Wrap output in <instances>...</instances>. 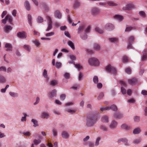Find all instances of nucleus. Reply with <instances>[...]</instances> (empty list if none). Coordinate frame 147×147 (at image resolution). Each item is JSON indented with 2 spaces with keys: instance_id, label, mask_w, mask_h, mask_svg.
<instances>
[{
  "instance_id": "nucleus-1",
  "label": "nucleus",
  "mask_w": 147,
  "mask_h": 147,
  "mask_svg": "<svg viewBox=\"0 0 147 147\" xmlns=\"http://www.w3.org/2000/svg\"><path fill=\"white\" fill-rule=\"evenodd\" d=\"M97 118L95 115L89 116L86 119V125L88 127H92L97 121Z\"/></svg>"
},
{
  "instance_id": "nucleus-2",
  "label": "nucleus",
  "mask_w": 147,
  "mask_h": 147,
  "mask_svg": "<svg viewBox=\"0 0 147 147\" xmlns=\"http://www.w3.org/2000/svg\"><path fill=\"white\" fill-rule=\"evenodd\" d=\"M88 62L91 66H98L99 64L98 60L94 57L90 58L88 59Z\"/></svg>"
},
{
  "instance_id": "nucleus-3",
  "label": "nucleus",
  "mask_w": 147,
  "mask_h": 147,
  "mask_svg": "<svg viewBox=\"0 0 147 147\" xmlns=\"http://www.w3.org/2000/svg\"><path fill=\"white\" fill-rule=\"evenodd\" d=\"M106 70L107 72L111 73L115 75L116 74L117 71L115 68L110 64L106 66Z\"/></svg>"
},
{
  "instance_id": "nucleus-4",
  "label": "nucleus",
  "mask_w": 147,
  "mask_h": 147,
  "mask_svg": "<svg viewBox=\"0 0 147 147\" xmlns=\"http://www.w3.org/2000/svg\"><path fill=\"white\" fill-rule=\"evenodd\" d=\"M46 18L48 22V26L46 30V31H49L51 29L52 26V18L49 16H47Z\"/></svg>"
},
{
  "instance_id": "nucleus-5",
  "label": "nucleus",
  "mask_w": 147,
  "mask_h": 147,
  "mask_svg": "<svg viewBox=\"0 0 147 147\" xmlns=\"http://www.w3.org/2000/svg\"><path fill=\"white\" fill-rule=\"evenodd\" d=\"M115 28L114 25L111 23H108L105 26V28L108 31H111L113 30Z\"/></svg>"
},
{
  "instance_id": "nucleus-6",
  "label": "nucleus",
  "mask_w": 147,
  "mask_h": 147,
  "mask_svg": "<svg viewBox=\"0 0 147 147\" xmlns=\"http://www.w3.org/2000/svg\"><path fill=\"white\" fill-rule=\"evenodd\" d=\"M17 36L21 38H25L27 37V34L24 31L19 32L17 34Z\"/></svg>"
},
{
  "instance_id": "nucleus-7",
  "label": "nucleus",
  "mask_w": 147,
  "mask_h": 147,
  "mask_svg": "<svg viewBox=\"0 0 147 147\" xmlns=\"http://www.w3.org/2000/svg\"><path fill=\"white\" fill-rule=\"evenodd\" d=\"M134 7V5L132 3L127 5L123 7V9L124 10H131Z\"/></svg>"
},
{
  "instance_id": "nucleus-8",
  "label": "nucleus",
  "mask_w": 147,
  "mask_h": 147,
  "mask_svg": "<svg viewBox=\"0 0 147 147\" xmlns=\"http://www.w3.org/2000/svg\"><path fill=\"white\" fill-rule=\"evenodd\" d=\"M38 138H39L38 139L34 140L33 141L34 143L32 144L31 147H35L34 146V144L37 145L41 142V140L42 139V137L41 136H39Z\"/></svg>"
},
{
  "instance_id": "nucleus-9",
  "label": "nucleus",
  "mask_w": 147,
  "mask_h": 147,
  "mask_svg": "<svg viewBox=\"0 0 147 147\" xmlns=\"http://www.w3.org/2000/svg\"><path fill=\"white\" fill-rule=\"evenodd\" d=\"M128 83L131 85H135L137 82V80L135 78L129 79L128 80Z\"/></svg>"
},
{
  "instance_id": "nucleus-10",
  "label": "nucleus",
  "mask_w": 147,
  "mask_h": 147,
  "mask_svg": "<svg viewBox=\"0 0 147 147\" xmlns=\"http://www.w3.org/2000/svg\"><path fill=\"white\" fill-rule=\"evenodd\" d=\"M91 13L93 15H96L99 13V10L98 8L96 7H94L92 9Z\"/></svg>"
},
{
  "instance_id": "nucleus-11",
  "label": "nucleus",
  "mask_w": 147,
  "mask_h": 147,
  "mask_svg": "<svg viewBox=\"0 0 147 147\" xmlns=\"http://www.w3.org/2000/svg\"><path fill=\"white\" fill-rule=\"evenodd\" d=\"M121 127L122 129H125L127 131H129L131 129V127L130 126L127 125L123 124L121 126Z\"/></svg>"
},
{
  "instance_id": "nucleus-12",
  "label": "nucleus",
  "mask_w": 147,
  "mask_h": 147,
  "mask_svg": "<svg viewBox=\"0 0 147 147\" xmlns=\"http://www.w3.org/2000/svg\"><path fill=\"white\" fill-rule=\"evenodd\" d=\"M115 119H119L123 117V115L120 113H115L113 115Z\"/></svg>"
},
{
  "instance_id": "nucleus-13",
  "label": "nucleus",
  "mask_w": 147,
  "mask_h": 147,
  "mask_svg": "<svg viewBox=\"0 0 147 147\" xmlns=\"http://www.w3.org/2000/svg\"><path fill=\"white\" fill-rule=\"evenodd\" d=\"M61 136L64 139H67L69 138V134L67 131H63L61 133Z\"/></svg>"
},
{
  "instance_id": "nucleus-14",
  "label": "nucleus",
  "mask_w": 147,
  "mask_h": 147,
  "mask_svg": "<svg viewBox=\"0 0 147 147\" xmlns=\"http://www.w3.org/2000/svg\"><path fill=\"white\" fill-rule=\"evenodd\" d=\"M114 19L117 20L119 21H122L123 19L122 16L119 15H116L113 17Z\"/></svg>"
},
{
  "instance_id": "nucleus-15",
  "label": "nucleus",
  "mask_w": 147,
  "mask_h": 147,
  "mask_svg": "<svg viewBox=\"0 0 147 147\" xmlns=\"http://www.w3.org/2000/svg\"><path fill=\"white\" fill-rule=\"evenodd\" d=\"M12 27L10 26L6 25L5 26L4 31L7 33H8L12 29Z\"/></svg>"
},
{
  "instance_id": "nucleus-16",
  "label": "nucleus",
  "mask_w": 147,
  "mask_h": 147,
  "mask_svg": "<svg viewBox=\"0 0 147 147\" xmlns=\"http://www.w3.org/2000/svg\"><path fill=\"white\" fill-rule=\"evenodd\" d=\"M5 47L7 48L6 49V51H11L12 50V45L8 43H6L5 44Z\"/></svg>"
},
{
  "instance_id": "nucleus-17",
  "label": "nucleus",
  "mask_w": 147,
  "mask_h": 147,
  "mask_svg": "<svg viewBox=\"0 0 147 147\" xmlns=\"http://www.w3.org/2000/svg\"><path fill=\"white\" fill-rule=\"evenodd\" d=\"M143 56L142 58V61H144L146 60L147 58V50L146 49L143 52Z\"/></svg>"
},
{
  "instance_id": "nucleus-18",
  "label": "nucleus",
  "mask_w": 147,
  "mask_h": 147,
  "mask_svg": "<svg viewBox=\"0 0 147 147\" xmlns=\"http://www.w3.org/2000/svg\"><path fill=\"white\" fill-rule=\"evenodd\" d=\"M24 5L26 9L28 11L30 9V4L28 1H26L24 3Z\"/></svg>"
},
{
  "instance_id": "nucleus-19",
  "label": "nucleus",
  "mask_w": 147,
  "mask_h": 147,
  "mask_svg": "<svg viewBox=\"0 0 147 147\" xmlns=\"http://www.w3.org/2000/svg\"><path fill=\"white\" fill-rule=\"evenodd\" d=\"M49 116V114L47 113L44 112L41 113V117L43 119H47Z\"/></svg>"
},
{
  "instance_id": "nucleus-20",
  "label": "nucleus",
  "mask_w": 147,
  "mask_h": 147,
  "mask_svg": "<svg viewBox=\"0 0 147 147\" xmlns=\"http://www.w3.org/2000/svg\"><path fill=\"white\" fill-rule=\"evenodd\" d=\"M117 124V123L116 121H112L110 125V127L111 129L115 128L116 127Z\"/></svg>"
},
{
  "instance_id": "nucleus-21",
  "label": "nucleus",
  "mask_w": 147,
  "mask_h": 147,
  "mask_svg": "<svg viewBox=\"0 0 147 147\" xmlns=\"http://www.w3.org/2000/svg\"><path fill=\"white\" fill-rule=\"evenodd\" d=\"M117 142L118 143L122 142L125 144H126L128 143V140L126 138H121L118 139Z\"/></svg>"
},
{
  "instance_id": "nucleus-22",
  "label": "nucleus",
  "mask_w": 147,
  "mask_h": 147,
  "mask_svg": "<svg viewBox=\"0 0 147 147\" xmlns=\"http://www.w3.org/2000/svg\"><path fill=\"white\" fill-rule=\"evenodd\" d=\"M55 16L58 19H61V14L58 10H56L55 13Z\"/></svg>"
},
{
  "instance_id": "nucleus-23",
  "label": "nucleus",
  "mask_w": 147,
  "mask_h": 147,
  "mask_svg": "<svg viewBox=\"0 0 147 147\" xmlns=\"http://www.w3.org/2000/svg\"><path fill=\"white\" fill-rule=\"evenodd\" d=\"M101 120L103 123H107L109 121L108 117L106 115H104L102 117Z\"/></svg>"
},
{
  "instance_id": "nucleus-24",
  "label": "nucleus",
  "mask_w": 147,
  "mask_h": 147,
  "mask_svg": "<svg viewBox=\"0 0 147 147\" xmlns=\"http://www.w3.org/2000/svg\"><path fill=\"white\" fill-rule=\"evenodd\" d=\"M141 132V130L139 127H137L134 129L133 130V133L134 134H140Z\"/></svg>"
},
{
  "instance_id": "nucleus-25",
  "label": "nucleus",
  "mask_w": 147,
  "mask_h": 147,
  "mask_svg": "<svg viewBox=\"0 0 147 147\" xmlns=\"http://www.w3.org/2000/svg\"><path fill=\"white\" fill-rule=\"evenodd\" d=\"M56 92L57 91L56 90H53L49 94V96L51 98H52L56 96Z\"/></svg>"
},
{
  "instance_id": "nucleus-26",
  "label": "nucleus",
  "mask_w": 147,
  "mask_h": 147,
  "mask_svg": "<svg viewBox=\"0 0 147 147\" xmlns=\"http://www.w3.org/2000/svg\"><path fill=\"white\" fill-rule=\"evenodd\" d=\"M68 45L71 47V48L73 50L75 49L74 45L73 43L71 41L69 40L67 42Z\"/></svg>"
},
{
  "instance_id": "nucleus-27",
  "label": "nucleus",
  "mask_w": 147,
  "mask_h": 147,
  "mask_svg": "<svg viewBox=\"0 0 147 147\" xmlns=\"http://www.w3.org/2000/svg\"><path fill=\"white\" fill-rule=\"evenodd\" d=\"M41 5L46 11H48L49 10V8L47 5L45 3H41Z\"/></svg>"
},
{
  "instance_id": "nucleus-28",
  "label": "nucleus",
  "mask_w": 147,
  "mask_h": 147,
  "mask_svg": "<svg viewBox=\"0 0 147 147\" xmlns=\"http://www.w3.org/2000/svg\"><path fill=\"white\" fill-rule=\"evenodd\" d=\"M107 4L110 6H116L117 5V4L111 1H108Z\"/></svg>"
},
{
  "instance_id": "nucleus-29",
  "label": "nucleus",
  "mask_w": 147,
  "mask_h": 147,
  "mask_svg": "<svg viewBox=\"0 0 147 147\" xmlns=\"http://www.w3.org/2000/svg\"><path fill=\"white\" fill-rule=\"evenodd\" d=\"M23 48L28 52L30 51L31 49L30 46V45H24L23 46Z\"/></svg>"
},
{
  "instance_id": "nucleus-30",
  "label": "nucleus",
  "mask_w": 147,
  "mask_h": 147,
  "mask_svg": "<svg viewBox=\"0 0 147 147\" xmlns=\"http://www.w3.org/2000/svg\"><path fill=\"white\" fill-rule=\"evenodd\" d=\"M58 84L57 81L55 80H52L50 82V85L52 86H54Z\"/></svg>"
},
{
  "instance_id": "nucleus-31",
  "label": "nucleus",
  "mask_w": 147,
  "mask_h": 147,
  "mask_svg": "<svg viewBox=\"0 0 147 147\" xmlns=\"http://www.w3.org/2000/svg\"><path fill=\"white\" fill-rule=\"evenodd\" d=\"M6 81L5 78L3 76L0 75V83H3Z\"/></svg>"
},
{
  "instance_id": "nucleus-32",
  "label": "nucleus",
  "mask_w": 147,
  "mask_h": 147,
  "mask_svg": "<svg viewBox=\"0 0 147 147\" xmlns=\"http://www.w3.org/2000/svg\"><path fill=\"white\" fill-rule=\"evenodd\" d=\"M84 28V26L81 25L80 26L78 29V34H80L81 32L83 30Z\"/></svg>"
},
{
  "instance_id": "nucleus-33",
  "label": "nucleus",
  "mask_w": 147,
  "mask_h": 147,
  "mask_svg": "<svg viewBox=\"0 0 147 147\" xmlns=\"http://www.w3.org/2000/svg\"><path fill=\"white\" fill-rule=\"evenodd\" d=\"M118 40V38H111L109 39V41L112 43H115Z\"/></svg>"
},
{
  "instance_id": "nucleus-34",
  "label": "nucleus",
  "mask_w": 147,
  "mask_h": 147,
  "mask_svg": "<svg viewBox=\"0 0 147 147\" xmlns=\"http://www.w3.org/2000/svg\"><path fill=\"white\" fill-rule=\"evenodd\" d=\"M9 94L11 97H17L18 96V93L13 92H9Z\"/></svg>"
},
{
  "instance_id": "nucleus-35",
  "label": "nucleus",
  "mask_w": 147,
  "mask_h": 147,
  "mask_svg": "<svg viewBox=\"0 0 147 147\" xmlns=\"http://www.w3.org/2000/svg\"><path fill=\"white\" fill-rule=\"evenodd\" d=\"M141 141L140 138H139L134 140L133 141V143L135 144H139Z\"/></svg>"
},
{
  "instance_id": "nucleus-36",
  "label": "nucleus",
  "mask_w": 147,
  "mask_h": 147,
  "mask_svg": "<svg viewBox=\"0 0 147 147\" xmlns=\"http://www.w3.org/2000/svg\"><path fill=\"white\" fill-rule=\"evenodd\" d=\"M94 49L97 51H99L100 49V46L96 43H95L94 45Z\"/></svg>"
},
{
  "instance_id": "nucleus-37",
  "label": "nucleus",
  "mask_w": 147,
  "mask_h": 147,
  "mask_svg": "<svg viewBox=\"0 0 147 147\" xmlns=\"http://www.w3.org/2000/svg\"><path fill=\"white\" fill-rule=\"evenodd\" d=\"M87 36V35L85 33H84L83 34H81L80 35V37L84 40L86 39Z\"/></svg>"
},
{
  "instance_id": "nucleus-38",
  "label": "nucleus",
  "mask_w": 147,
  "mask_h": 147,
  "mask_svg": "<svg viewBox=\"0 0 147 147\" xmlns=\"http://www.w3.org/2000/svg\"><path fill=\"white\" fill-rule=\"evenodd\" d=\"M100 129L104 131H107L108 130V128L104 125H101L100 127Z\"/></svg>"
},
{
  "instance_id": "nucleus-39",
  "label": "nucleus",
  "mask_w": 147,
  "mask_h": 147,
  "mask_svg": "<svg viewBox=\"0 0 147 147\" xmlns=\"http://www.w3.org/2000/svg\"><path fill=\"white\" fill-rule=\"evenodd\" d=\"M44 21L43 18L41 16H39L37 19V21L38 23H40L43 22Z\"/></svg>"
},
{
  "instance_id": "nucleus-40",
  "label": "nucleus",
  "mask_w": 147,
  "mask_h": 147,
  "mask_svg": "<svg viewBox=\"0 0 147 147\" xmlns=\"http://www.w3.org/2000/svg\"><path fill=\"white\" fill-rule=\"evenodd\" d=\"M95 31L100 34H102L103 33V31L98 27H96L95 28Z\"/></svg>"
},
{
  "instance_id": "nucleus-41",
  "label": "nucleus",
  "mask_w": 147,
  "mask_h": 147,
  "mask_svg": "<svg viewBox=\"0 0 147 147\" xmlns=\"http://www.w3.org/2000/svg\"><path fill=\"white\" fill-rule=\"evenodd\" d=\"M31 121L34 124V125H33L34 127H36L38 126V122H37V121H36L35 119H32L31 120Z\"/></svg>"
},
{
  "instance_id": "nucleus-42",
  "label": "nucleus",
  "mask_w": 147,
  "mask_h": 147,
  "mask_svg": "<svg viewBox=\"0 0 147 147\" xmlns=\"http://www.w3.org/2000/svg\"><path fill=\"white\" fill-rule=\"evenodd\" d=\"M134 121L135 122H138L140 121V117L138 116H135L134 117Z\"/></svg>"
},
{
  "instance_id": "nucleus-43",
  "label": "nucleus",
  "mask_w": 147,
  "mask_h": 147,
  "mask_svg": "<svg viewBox=\"0 0 147 147\" xmlns=\"http://www.w3.org/2000/svg\"><path fill=\"white\" fill-rule=\"evenodd\" d=\"M32 42L34 44H35V45L36 46H38L40 45V43L36 39H35L34 40H33L32 41Z\"/></svg>"
},
{
  "instance_id": "nucleus-44",
  "label": "nucleus",
  "mask_w": 147,
  "mask_h": 147,
  "mask_svg": "<svg viewBox=\"0 0 147 147\" xmlns=\"http://www.w3.org/2000/svg\"><path fill=\"white\" fill-rule=\"evenodd\" d=\"M93 81L94 83H97L98 82V77L96 76H94L93 78Z\"/></svg>"
},
{
  "instance_id": "nucleus-45",
  "label": "nucleus",
  "mask_w": 147,
  "mask_h": 147,
  "mask_svg": "<svg viewBox=\"0 0 147 147\" xmlns=\"http://www.w3.org/2000/svg\"><path fill=\"white\" fill-rule=\"evenodd\" d=\"M28 20L29 24L30 25V26H32L31 20L32 17L31 15L28 14Z\"/></svg>"
},
{
  "instance_id": "nucleus-46",
  "label": "nucleus",
  "mask_w": 147,
  "mask_h": 147,
  "mask_svg": "<svg viewBox=\"0 0 147 147\" xmlns=\"http://www.w3.org/2000/svg\"><path fill=\"white\" fill-rule=\"evenodd\" d=\"M125 72L128 74H130L131 73V69L129 67L126 68L125 70Z\"/></svg>"
},
{
  "instance_id": "nucleus-47",
  "label": "nucleus",
  "mask_w": 147,
  "mask_h": 147,
  "mask_svg": "<svg viewBox=\"0 0 147 147\" xmlns=\"http://www.w3.org/2000/svg\"><path fill=\"white\" fill-rule=\"evenodd\" d=\"M128 59L127 56H123L122 59V61L123 62L126 63L127 62Z\"/></svg>"
},
{
  "instance_id": "nucleus-48",
  "label": "nucleus",
  "mask_w": 147,
  "mask_h": 147,
  "mask_svg": "<svg viewBox=\"0 0 147 147\" xmlns=\"http://www.w3.org/2000/svg\"><path fill=\"white\" fill-rule=\"evenodd\" d=\"M100 140V137H98L97 138L96 140L95 143V145L96 146H98L99 145V142Z\"/></svg>"
},
{
  "instance_id": "nucleus-49",
  "label": "nucleus",
  "mask_w": 147,
  "mask_h": 147,
  "mask_svg": "<svg viewBox=\"0 0 147 147\" xmlns=\"http://www.w3.org/2000/svg\"><path fill=\"white\" fill-rule=\"evenodd\" d=\"M111 109L114 111H116L117 110V108L116 106L115 105H113L111 106Z\"/></svg>"
},
{
  "instance_id": "nucleus-50",
  "label": "nucleus",
  "mask_w": 147,
  "mask_h": 147,
  "mask_svg": "<svg viewBox=\"0 0 147 147\" xmlns=\"http://www.w3.org/2000/svg\"><path fill=\"white\" fill-rule=\"evenodd\" d=\"M64 77L66 79H69L70 78V76L69 74L68 73H66L64 76Z\"/></svg>"
},
{
  "instance_id": "nucleus-51",
  "label": "nucleus",
  "mask_w": 147,
  "mask_h": 147,
  "mask_svg": "<svg viewBox=\"0 0 147 147\" xmlns=\"http://www.w3.org/2000/svg\"><path fill=\"white\" fill-rule=\"evenodd\" d=\"M139 13L141 16L144 18L146 17V14L145 12L143 11H140Z\"/></svg>"
},
{
  "instance_id": "nucleus-52",
  "label": "nucleus",
  "mask_w": 147,
  "mask_h": 147,
  "mask_svg": "<svg viewBox=\"0 0 147 147\" xmlns=\"http://www.w3.org/2000/svg\"><path fill=\"white\" fill-rule=\"evenodd\" d=\"M66 97V95L64 94H61L60 96V99L61 100H63Z\"/></svg>"
},
{
  "instance_id": "nucleus-53",
  "label": "nucleus",
  "mask_w": 147,
  "mask_h": 147,
  "mask_svg": "<svg viewBox=\"0 0 147 147\" xmlns=\"http://www.w3.org/2000/svg\"><path fill=\"white\" fill-rule=\"evenodd\" d=\"M53 134L54 136L56 137L57 135V131L55 129H53L52 130Z\"/></svg>"
},
{
  "instance_id": "nucleus-54",
  "label": "nucleus",
  "mask_w": 147,
  "mask_h": 147,
  "mask_svg": "<svg viewBox=\"0 0 147 147\" xmlns=\"http://www.w3.org/2000/svg\"><path fill=\"white\" fill-rule=\"evenodd\" d=\"M43 75L45 78H47V71L45 69L44 70Z\"/></svg>"
},
{
  "instance_id": "nucleus-55",
  "label": "nucleus",
  "mask_w": 147,
  "mask_h": 147,
  "mask_svg": "<svg viewBox=\"0 0 147 147\" xmlns=\"http://www.w3.org/2000/svg\"><path fill=\"white\" fill-rule=\"evenodd\" d=\"M54 34V32H51L50 33H47L46 34V36L47 37H49L53 36Z\"/></svg>"
},
{
  "instance_id": "nucleus-56",
  "label": "nucleus",
  "mask_w": 147,
  "mask_h": 147,
  "mask_svg": "<svg viewBox=\"0 0 147 147\" xmlns=\"http://www.w3.org/2000/svg\"><path fill=\"white\" fill-rule=\"evenodd\" d=\"M8 16H7L5 19L2 20V23L5 24L6 23V22L7 20V18L8 17Z\"/></svg>"
},
{
  "instance_id": "nucleus-57",
  "label": "nucleus",
  "mask_w": 147,
  "mask_h": 147,
  "mask_svg": "<svg viewBox=\"0 0 147 147\" xmlns=\"http://www.w3.org/2000/svg\"><path fill=\"white\" fill-rule=\"evenodd\" d=\"M134 40V37L133 36H130L128 40V41L129 43H131V42L133 41Z\"/></svg>"
},
{
  "instance_id": "nucleus-58",
  "label": "nucleus",
  "mask_w": 147,
  "mask_h": 147,
  "mask_svg": "<svg viewBox=\"0 0 147 147\" xmlns=\"http://www.w3.org/2000/svg\"><path fill=\"white\" fill-rule=\"evenodd\" d=\"M61 64L60 62H57L56 64H55V66L56 67V68H59L61 66Z\"/></svg>"
},
{
  "instance_id": "nucleus-59",
  "label": "nucleus",
  "mask_w": 147,
  "mask_h": 147,
  "mask_svg": "<svg viewBox=\"0 0 147 147\" xmlns=\"http://www.w3.org/2000/svg\"><path fill=\"white\" fill-rule=\"evenodd\" d=\"M75 67L78 69H81L82 68V66L79 64H76L75 65Z\"/></svg>"
},
{
  "instance_id": "nucleus-60",
  "label": "nucleus",
  "mask_w": 147,
  "mask_h": 147,
  "mask_svg": "<svg viewBox=\"0 0 147 147\" xmlns=\"http://www.w3.org/2000/svg\"><path fill=\"white\" fill-rule=\"evenodd\" d=\"M24 116L22 117L21 119V121H26V117L27 116V114L25 113L24 114Z\"/></svg>"
},
{
  "instance_id": "nucleus-61",
  "label": "nucleus",
  "mask_w": 147,
  "mask_h": 147,
  "mask_svg": "<svg viewBox=\"0 0 147 147\" xmlns=\"http://www.w3.org/2000/svg\"><path fill=\"white\" fill-rule=\"evenodd\" d=\"M104 96L103 93L102 92L100 94L99 96L97 97V99L98 100L100 99Z\"/></svg>"
},
{
  "instance_id": "nucleus-62",
  "label": "nucleus",
  "mask_w": 147,
  "mask_h": 147,
  "mask_svg": "<svg viewBox=\"0 0 147 147\" xmlns=\"http://www.w3.org/2000/svg\"><path fill=\"white\" fill-rule=\"evenodd\" d=\"M121 92L123 94H126V90L123 87H121Z\"/></svg>"
},
{
  "instance_id": "nucleus-63",
  "label": "nucleus",
  "mask_w": 147,
  "mask_h": 147,
  "mask_svg": "<svg viewBox=\"0 0 147 147\" xmlns=\"http://www.w3.org/2000/svg\"><path fill=\"white\" fill-rule=\"evenodd\" d=\"M91 26H88L87 28L85 30V32L87 33L89 32Z\"/></svg>"
},
{
  "instance_id": "nucleus-64",
  "label": "nucleus",
  "mask_w": 147,
  "mask_h": 147,
  "mask_svg": "<svg viewBox=\"0 0 147 147\" xmlns=\"http://www.w3.org/2000/svg\"><path fill=\"white\" fill-rule=\"evenodd\" d=\"M7 16H8V17L7 18V20H8V21L11 24L12 21V18L11 16L9 15H7Z\"/></svg>"
}]
</instances>
